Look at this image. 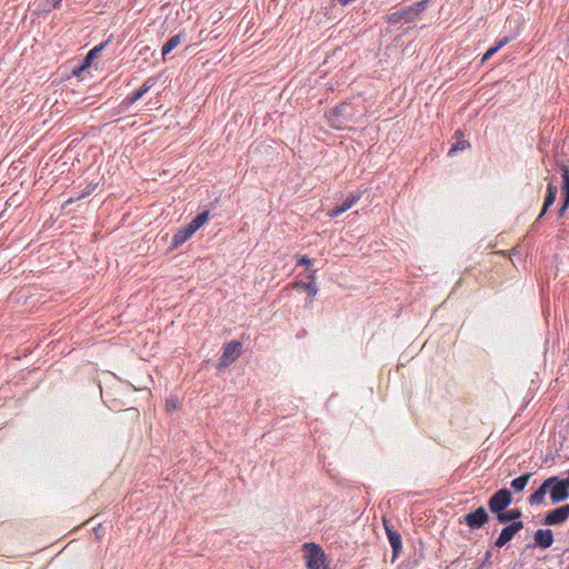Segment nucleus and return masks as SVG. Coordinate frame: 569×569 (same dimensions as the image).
I'll return each instance as SVG.
<instances>
[{"instance_id":"f257e3e1","label":"nucleus","mask_w":569,"mask_h":569,"mask_svg":"<svg viewBox=\"0 0 569 569\" xmlns=\"http://www.w3.org/2000/svg\"><path fill=\"white\" fill-rule=\"evenodd\" d=\"M549 491L552 503H559L569 498V487L556 476L546 479L541 486L528 498L531 506H539L545 502L546 495Z\"/></svg>"},{"instance_id":"f03ea898","label":"nucleus","mask_w":569,"mask_h":569,"mask_svg":"<svg viewBox=\"0 0 569 569\" xmlns=\"http://www.w3.org/2000/svg\"><path fill=\"white\" fill-rule=\"evenodd\" d=\"M427 2V0H422L413 3L412 6L403 10L393 12L388 17V21L390 23H399L401 21L411 22L415 20L416 17H418L422 11H425Z\"/></svg>"},{"instance_id":"7ed1b4c3","label":"nucleus","mask_w":569,"mask_h":569,"mask_svg":"<svg viewBox=\"0 0 569 569\" xmlns=\"http://www.w3.org/2000/svg\"><path fill=\"white\" fill-rule=\"evenodd\" d=\"M303 549L307 569H326L325 552L318 545L305 543Z\"/></svg>"},{"instance_id":"20e7f679","label":"nucleus","mask_w":569,"mask_h":569,"mask_svg":"<svg viewBox=\"0 0 569 569\" xmlns=\"http://www.w3.org/2000/svg\"><path fill=\"white\" fill-rule=\"evenodd\" d=\"M511 492L508 489H500L489 499L488 506L491 512L499 513L511 503Z\"/></svg>"},{"instance_id":"39448f33","label":"nucleus","mask_w":569,"mask_h":569,"mask_svg":"<svg viewBox=\"0 0 569 569\" xmlns=\"http://www.w3.org/2000/svg\"><path fill=\"white\" fill-rule=\"evenodd\" d=\"M349 109V104L342 103L336 107L328 116V123L331 128L341 130L348 123V114L347 110Z\"/></svg>"},{"instance_id":"423d86ee","label":"nucleus","mask_w":569,"mask_h":569,"mask_svg":"<svg viewBox=\"0 0 569 569\" xmlns=\"http://www.w3.org/2000/svg\"><path fill=\"white\" fill-rule=\"evenodd\" d=\"M241 353V345L238 341L228 342L223 352L219 359L218 367L219 369L228 367L231 362L240 357Z\"/></svg>"},{"instance_id":"0eeeda50","label":"nucleus","mask_w":569,"mask_h":569,"mask_svg":"<svg viewBox=\"0 0 569 569\" xmlns=\"http://www.w3.org/2000/svg\"><path fill=\"white\" fill-rule=\"evenodd\" d=\"M569 518V505H563L549 511L543 518L546 526H559L565 523Z\"/></svg>"},{"instance_id":"6e6552de","label":"nucleus","mask_w":569,"mask_h":569,"mask_svg":"<svg viewBox=\"0 0 569 569\" xmlns=\"http://www.w3.org/2000/svg\"><path fill=\"white\" fill-rule=\"evenodd\" d=\"M523 528L522 521L512 522L511 525L505 527L499 535L498 539L495 542V546L498 548L503 547L506 543H508L516 533H518Z\"/></svg>"},{"instance_id":"1a4fd4ad","label":"nucleus","mask_w":569,"mask_h":569,"mask_svg":"<svg viewBox=\"0 0 569 569\" xmlns=\"http://www.w3.org/2000/svg\"><path fill=\"white\" fill-rule=\"evenodd\" d=\"M489 519V516L483 507H479L476 511L465 516V522L471 529L482 527Z\"/></svg>"},{"instance_id":"9d476101","label":"nucleus","mask_w":569,"mask_h":569,"mask_svg":"<svg viewBox=\"0 0 569 569\" xmlns=\"http://www.w3.org/2000/svg\"><path fill=\"white\" fill-rule=\"evenodd\" d=\"M360 200V194H350L342 202V204L335 207L333 209L328 211V216L330 218H336L339 214L349 210L353 204H356Z\"/></svg>"},{"instance_id":"9b49d317","label":"nucleus","mask_w":569,"mask_h":569,"mask_svg":"<svg viewBox=\"0 0 569 569\" xmlns=\"http://www.w3.org/2000/svg\"><path fill=\"white\" fill-rule=\"evenodd\" d=\"M537 546L547 549L553 543V533L550 529H539L533 536Z\"/></svg>"},{"instance_id":"f8f14e48","label":"nucleus","mask_w":569,"mask_h":569,"mask_svg":"<svg viewBox=\"0 0 569 569\" xmlns=\"http://www.w3.org/2000/svg\"><path fill=\"white\" fill-rule=\"evenodd\" d=\"M385 527H386L388 540L392 547L393 557H397L402 548L401 536L397 531L390 529L386 523H385Z\"/></svg>"},{"instance_id":"ddd939ff","label":"nucleus","mask_w":569,"mask_h":569,"mask_svg":"<svg viewBox=\"0 0 569 569\" xmlns=\"http://www.w3.org/2000/svg\"><path fill=\"white\" fill-rule=\"evenodd\" d=\"M558 188L551 182L547 187V196L543 202L542 210L538 217V220L547 212L548 208L553 204L557 197Z\"/></svg>"},{"instance_id":"4468645a","label":"nucleus","mask_w":569,"mask_h":569,"mask_svg":"<svg viewBox=\"0 0 569 569\" xmlns=\"http://www.w3.org/2000/svg\"><path fill=\"white\" fill-rule=\"evenodd\" d=\"M292 288L295 289H302L303 291H307L308 292V296H309V301L311 302L312 299L317 296L318 293V288H317V284L316 282H312V281H308V282H303V281H295L290 284Z\"/></svg>"},{"instance_id":"2eb2a0df","label":"nucleus","mask_w":569,"mask_h":569,"mask_svg":"<svg viewBox=\"0 0 569 569\" xmlns=\"http://www.w3.org/2000/svg\"><path fill=\"white\" fill-rule=\"evenodd\" d=\"M194 232L196 231L189 224L184 228L179 229L177 231V233L173 236V240H172L173 246L178 247V246L184 243L188 239L191 238V236Z\"/></svg>"},{"instance_id":"dca6fc26","label":"nucleus","mask_w":569,"mask_h":569,"mask_svg":"<svg viewBox=\"0 0 569 569\" xmlns=\"http://www.w3.org/2000/svg\"><path fill=\"white\" fill-rule=\"evenodd\" d=\"M521 517L519 509H510L508 511H500L497 513V519L500 523H508Z\"/></svg>"},{"instance_id":"f3484780","label":"nucleus","mask_w":569,"mask_h":569,"mask_svg":"<svg viewBox=\"0 0 569 569\" xmlns=\"http://www.w3.org/2000/svg\"><path fill=\"white\" fill-rule=\"evenodd\" d=\"M531 477V473L528 472V473H525L516 479H513L511 481V487L513 488L515 491L519 492V491H522L525 489V487L527 486L529 479Z\"/></svg>"},{"instance_id":"a211bd4d","label":"nucleus","mask_w":569,"mask_h":569,"mask_svg":"<svg viewBox=\"0 0 569 569\" xmlns=\"http://www.w3.org/2000/svg\"><path fill=\"white\" fill-rule=\"evenodd\" d=\"M181 43V36L180 34H176L173 37H171L166 43L164 46L162 47V56L163 58L171 51L173 50L176 47H178L179 44Z\"/></svg>"},{"instance_id":"6ab92c4d","label":"nucleus","mask_w":569,"mask_h":569,"mask_svg":"<svg viewBox=\"0 0 569 569\" xmlns=\"http://www.w3.org/2000/svg\"><path fill=\"white\" fill-rule=\"evenodd\" d=\"M561 171H562V180H563V184H562V192H563V196L566 199V202L569 203V168L567 166H561Z\"/></svg>"},{"instance_id":"aec40b11","label":"nucleus","mask_w":569,"mask_h":569,"mask_svg":"<svg viewBox=\"0 0 569 569\" xmlns=\"http://www.w3.org/2000/svg\"><path fill=\"white\" fill-rule=\"evenodd\" d=\"M208 217H209V213L208 211H204L202 213H199L196 218H193L189 226L194 230L197 231L200 227H202L207 220H208Z\"/></svg>"},{"instance_id":"412c9836","label":"nucleus","mask_w":569,"mask_h":569,"mask_svg":"<svg viewBox=\"0 0 569 569\" xmlns=\"http://www.w3.org/2000/svg\"><path fill=\"white\" fill-rule=\"evenodd\" d=\"M508 43V39L500 40L497 46L489 48L481 58V63L489 60L498 50Z\"/></svg>"},{"instance_id":"4be33fe9","label":"nucleus","mask_w":569,"mask_h":569,"mask_svg":"<svg viewBox=\"0 0 569 569\" xmlns=\"http://www.w3.org/2000/svg\"><path fill=\"white\" fill-rule=\"evenodd\" d=\"M469 147V142L466 141V140H459L457 141L451 148L450 150L448 151V156H453L455 152H457L458 150H465Z\"/></svg>"},{"instance_id":"5701e85b","label":"nucleus","mask_w":569,"mask_h":569,"mask_svg":"<svg viewBox=\"0 0 569 569\" xmlns=\"http://www.w3.org/2000/svg\"><path fill=\"white\" fill-rule=\"evenodd\" d=\"M102 48H103V44H101V46H97V47H94L93 49H91V50L89 51V53L87 54L86 63H84L83 68H84V67H87V66H89V64H90V61H91L92 59H94L96 57H98V53L102 50Z\"/></svg>"},{"instance_id":"b1692460","label":"nucleus","mask_w":569,"mask_h":569,"mask_svg":"<svg viewBox=\"0 0 569 569\" xmlns=\"http://www.w3.org/2000/svg\"><path fill=\"white\" fill-rule=\"evenodd\" d=\"M141 98H142L141 92H139V90H137L134 93H132L131 96L127 97L123 102L127 106H131V104H133L136 101H138Z\"/></svg>"},{"instance_id":"393cba45","label":"nucleus","mask_w":569,"mask_h":569,"mask_svg":"<svg viewBox=\"0 0 569 569\" xmlns=\"http://www.w3.org/2000/svg\"><path fill=\"white\" fill-rule=\"evenodd\" d=\"M153 84L154 81L152 78L147 79L144 83L139 88V92H141V94L143 96L152 88Z\"/></svg>"},{"instance_id":"a878e982","label":"nucleus","mask_w":569,"mask_h":569,"mask_svg":"<svg viewBox=\"0 0 569 569\" xmlns=\"http://www.w3.org/2000/svg\"><path fill=\"white\" fill-rule=\"evenodd\" d=\"M178 406V399L177 398H171L169 400H167V409L168 410H173L176 409Z\"/></svg>"},{"instance_id":"bb28decb","label":"nucleus","mask_w":569,"mask_h":569,"mask_svg":"<svg viewBox=\"0 0 569 569\" xmlns=\"http://www.w3.org/2000/svg\"><path fill=\"white\" fill-rule=\"evenodd\" d=\"M298 263L303 264V266H309L311 263V260L306 256H301L298 259Z\"/></svg>"},{"instance_id":"cd10ccee","label":"nucleus","mask_w":569,"mask_h":569,"mask_svg":"<svg viewBox=\"0 0 569 569\" xmlns=\"http://www.w3.org/2000/svg\"><path fill=\"white\" fill-rule=\"evenodd\" d=\"M568 207H569V203H567L566 199H563V203H562V206H561V208L559 210V217L560 218L563 217V214H565L566 210L568 209Z\"/></svg>"},{"instance_id":"c85d7f7f","label":"nucleus","mask_w":569,"mask_h":569,"mask_svg":"<svg viewBox=\"0 0 569 569\" xmlns=\"http://www.w3.org/2000/svg\"><path fill=\"white\" fill-rule=\"evenodd\" d=\"M307 278L309 281L316 282V270H309Z\"/></svg>"},{"instance_id":"c756f323","label":"nucleus","mask_w":569,"mask_h":569,"mask_svg":"<svg viewBox=\"0 0 569 569\" xmlns=\"http://www.w3.org/2000/svg\"><path fill=\"white\" fill-rule=\"evenodd\" d=\"M61 2V0H53V7H58V4Z\"/></svg>"},{"instance_id":"7c9ffc66","label":"nucleus","mask_w":569,"mask_h":569,"mask_svg":"<svg viewBox=\"0 0 569 569\" xmlns=\"http://www.w3.org/2000/svg\"><path fill=\"white\" fill-rule=\"evenodd\" d=\"M489 558H490V551H487L486 559H489Z\"/></svg>"}]
</instances>
